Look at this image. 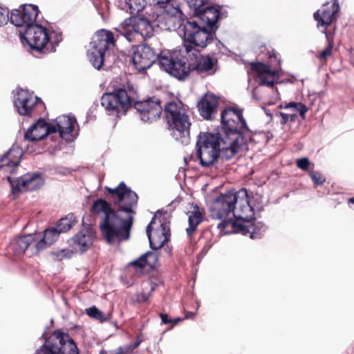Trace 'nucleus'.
Instances as JSON below:
<instances>
[{"label": "nucleus", "mask_w": 354, "mask_h": 354, "mask_svg": "<svg viewBox=\"0 0 354 354\" xmlns=\"http://www.w3.org/2000/svg\"><path fill=\"white\" fill-rule=\"evenodd\" d=\"M150 5L158 6L163 9L164 19L167 23L173 24V28L178 27L183 31V53L189 57L197 58L200 50L207 47L216 38V32H213L205 24H201L196 19H184L183 13L179 6L171 3L173 0H148Z\"/></svg>", "instance_id": "2"}, {"label": "nucleus", "mask_w": 354, "mask_h": 354, "mask_svg": "<svg viewBox=\"0 0 354 354\" xmlns=\"http://www.w3.org/2000/svg\"><path fill=\"white\" fill-rule=\"evenodd\" d=\"M188 223L189 227L186 229L187 236H190L196 231L198 225L203 221V214L201 212L197 205H193V210L189 211Z\"/></svg>", "instance_id": "30"}, {"label": "nucleus", "mask_w": 354, "mask_h": 354, "mask_svg": "<svg viewBox=\"0 0 354 354\" xmlns=\"http://www.w3.org/2000/svg\"><path fill=\"white\" fill-rule=\"evenodd\" d=\"M164 110L165 112V116L167 120H170L172 118L178 115L183 112H181L179 109L178 105L174 102H168L164 105Z\"/></svg>", "instance_id": "36"}, {"label": "nucleus", "mask_w": 354, "mask_h": 354, "mask_svg": "<svg viewBox=\"0 0 354 354\" xmlns=\"http://www.w3.org/2000/svg\"><path fill=\"white\" fill-rule=\"evenodd\" d=\"M129 187L123 182H120L119 185L114 187L111 188L109 187H105V189L107 192V194L109 196L112 205L113 204H117L120 202L122 200V197L123 196L124 192Z\"/></svg>", "instance_id": "33"}, {"label": "nucleus", "mask_w": 354, "mask_h": 354, "mask_svg": "<svg viewBox=\"0 0 354 354\" xmlns=\"http://www.w3.org/2000/svg\"><path fill=\"white\" fill-rule=\"evenodd\" d=\"M84 228L81 230L73 238L74 243L79 245L81 252H85L88 249V227H86V218H82Z\"/></svg>", "instance_id": "32"}, {"label": "nucleus", "mask_w": 354, "mask_h": 354, "mask_svg": "<svg viewBox=\"0 0 354 354\" xmlns=\"http://www.w3.org/2000/svg\"><path fill=\"white\" fill-rule=\"evenodd\" d=\"M20 39L23 45H28L32 51L48 54L56 51L63 36L59 29L47 28L36 24L20 32Z\"/></svg>", "instance_id": "5"}, {"label": "nucleus", "mask_w": 354, "mask_h": 354, "mask_svg": "<svg viewBox=\"0 0 354 354\" xmlns=\"http://www.w3.org/2000/svg\"><path fill=\"white\" fill-rule=\"evenodd\" d=\"M221 6L213 5L210 1L198 11L193 12L194 17L199 20L201 24H205L209 29L216 32L218 28V20L221 17Z\"/></svg>", "instance_id": "17"}, {"label": "nucleus", "mask_w": 354, "mask_h": 354, "mask_svg": "<svg viewBox=\"0 0 354 354\" xmlns=\"http://www.w3.org/2000/svg\"><path fill=\"white\" fill-rule=\"evenodd\" d=\"M217 41L216 46L219 50L221 49V46L224 47L223 44L220 40H217Z\"/></svg>", "instance_id": "58"}, {"label": "nucleus", "mask_w": 354, "mask_h": 354, "mask_svg": "<svg viewBox=\"0 0 354 354\" xmlns=\"http://www.w3.org/2000/svg\"><path fill=\"white\" fill-rule=\"evenodd\" d=\"M195 315H196L195 313L188 312L186 314L185 319H193Z\"/></svg>", "instance_id": "55"}, {"label": "nucleus", "mask_w": 354, "mask_h": 354, "mask_svg": "<svg viewBox=\"0 0 354 354\" xmlns=\"http://www.w3.org/2000/svg\"><path fill=\"white\" fill-rule=\"evenodd\" d=\"M8 180L11 184L13 194L19 192L34 191L39 189L44 183V178L38 173H28L17 178L8 176Z\"/></svg>", "instance_id": "14"}, {"label": "nucleus", "mask_w": 354, "mask_h": 354, "mask_svg": "<svg viewBox=\"0 0 354 354\" xmlns=\"http://www.w3.org/2000/svg\"><path fill=\"white\" fill-rule=\"evenodd\" d=\"M215 53L208 54L202 56L201 59H197L195 58L196 62L194 65L191 67V69L196 71L199 75L202 73H207L208 75H214L216 73L214 67L218 64V59L214 57Z\"/></svg>", "instance_id": "24"}, {"label": "nucleus", "mask_w": 354, "mask_h": 354, "mask_svg": "<svg viewBox=\"0 0 354 354\" xmlns=\"http://www.w3.org/2000/svg\"><path fill=\"white\" fill-rule=\"evenodd\" d=\"M131 52L133 64L140 72L150 68L156 62L159 63L160 53L156 55L154 50L147 44L133 45Z\"/></svg>", "instance_id": "12"}, {"label": "nucleus", "mask_w": 354, "mask_h": 354, "mask_svg": "<svg viewBox=\"0 0 354 354\" xmlns=\"http://www.w3.org/2000/svg\"><path fill=\"white\" fill-rule=\"evenodd\" d=\"M348 203L354 204V197H352V198H348Z\"/></svg>", "instance_id": "59"}, {"label": "nucleus", "mask_w": 354, "mask_h": 354, "mask_svg": "<svg viewBox=\"0 0 354 354\" xmlns=\"http://www.w3.org/2000/svg\"><path fill=\"white\" fill-rule=\"evenodd\" d=\"M310 161L307 157L301 158L297 160V167L304 171H306L308 169Z\"/></svg>", "instance_id": "45"}, {"label": "nucleus", "mask_w": 354, "mask_h": 354, "mask_svg": "<svg viewBox=\"0 0 354 354\" xmlns=\"http://www.w3.org/2000/svg\"><path fill=\"white\" fill-rule=\"evenodd\" d=\"M35 234L36 248L39 252L46 249L55 242L60 234L55 227L46 229L43 234Z\"/></svg>", "instance_id": "26"}, {"label": "nucleus", "mask_w": 354, "mask_h": 354, "mask_svg": "<svg viewBox=\"0 0 354 354\" xmlns=\"http://www.w3.org/2000/svg\"><path fill=\"white\" fill-rule=\"evenodd\" d=\"M333 50V44L330 43L320 53H319V59H324L328 56L332 54Z\"/></svg>", "instance_id": "46"}, {"label": "nucleus", "mask_w": 354, "mask_h": 354, "mask_svg": "<svg viewBox=\"0 0 354 354\" xmlns=\"http://www.w3.org/2000/svg\"><path fill=\"white\" fill-rule=\"evenodd\" d=\"M236 218L243 219L245 222L249 223L250 236L251 239H259L261 237L263 233L266 231V227L261 221H257L254 218L248 219V217L243 216L234 215Z\"/></svg>", "instance_id": "31"}, {"label": "nucleus", "mask_w": 354, "mask_h": 354, "mask_svg": "<svg viewBox=\"0 0 354 354\" xmlns=\"http://www.w3.org/2000/svg\"><path fill=\"white\" fill-rule=\"evenodd\" d=\"M76 223L75 216L73 214H68L59 219L55 227L60 234L65 233L69 231Z\"/></svg>", "instance_id": "34"}, {"label": "nucleus", "mask_w": 354, "mask_h": 354, "mask_svg": "<svg viewBox=\"0 0 354 354\" xmlns=\"http://www.w3.org/2000/svg\"><path fill=\"white\" fill-rule=\"evenodd\" d=\"M90 317L99 321L100 323H104L109 321L111 319V314L108 313L105 315L95 306H90Z\"/></svg>", "instance_id": "37"}, {"label": "nucleus", "mask_w": 354, "mask_h": 354, "mask_svg": "<svg viewBox=\"0 0 354 354\" xmlns=\"http://www.w3.org/2000/svg\"><path fill=\"white\" fill-rule=\"evenodd\" d=\"M218 149L201 148L196 149V156L203 167H209L218 160Z\"/></svg>", "instance_id": "29"}, {"label": "nucleus", "mask_w": 354, "mask_h": 354, "mask_svg": "<svg viewBox=\"0 0 354 354\" xmlns=\"http://www.w3.org/2000/svg\"><path fill=\"white\" fill-rule=\"evenodd\" d=\"M22 156L21 149L12 147L0 158V170L14 174Z\"/></svg>", "instance_id": "22"}, {"label": "nucleus", "mask_w": 354, "mask_h": 354, "mask_svg": "<svg viewBox=\"0 0 354 354\" xmlns=\"http://www.w3.org/2000/svg\"><path fill=\"white\" fill-rule=\"evenodd\" d=\"M160 317L161 319V322L163 324H171L173 322V319H169L167 313H160Z\"/></svg>", "instance_id": "50"}, {"label": "nucleus", "mask_w": 354, "mask_h": 354, "mask_svg": "<svg viewBox=\"0 0 354 354\" xmlns=\"http://www.w3.org/2000/svg\"><path fill=\"white\" fill-rule=\"evenodd\" d=\"M222 137V132L215 134L212 132H201L198 136L196 147V149L200 147L208 148V149H218Z\"/></svg>", "instance_id": "27"}, {"label": "nucleus", "mask_w": 354, "mask_h": 354, "mask_svg": "<svg viewBox=\"0 0 354 354\" xmlns=\"http://www.w3.org/2000/svg\"><path fill=\"white\" fill-rule=\"evenodd\" d=\"M183 319L180 318V317H178V318H176L174 319H173V322L171 323V324H173V325H176L177 324H178L180 322H181Z\"/></svg>", "instance_id": "56"}, {"label": "nucleus", "mask_w": 354, "mask_h": 354, "mask_svg": "<svg viewBox=\"0 0 354 354\" xmlns=\"http://www.w3.org/2000/svg\"><path fill=\"white\" fill-rule=\"evenodd\" d=\"M140 343H141V340H140V339H138L136 341V342L134 343L133 346V348H137V347L140 344Z\"/></svg>", "instance_id": "57"}, {"label": "nucleus", "mask_w": 354, "mask_h": 354, "mask_svg": "<svg viewBox=\"0 0 354 354\" xmlns=\"http://www.w3.org/2000/svg\"><path fill=\"white\" fill-rule=\"evenodd\" d=\"M14 102L18 113L21 115H30L35 113L37 109L44 107L40 98L35 96L32 93L24 89H19L17 91Z\"/></svg>", "instance_id": "13"}, {"label": "nucleus", "mask_w": 354, "mask_h": 354, "mask_svg": "<svg viewBox=\"0 0 354 354\" xmlns=\"http://www.w3.org/2000/svg\"><path fill=\"white\" fill-rule=\"evenodd\" d=\"M234 215H236V214L233 213V216L236 218V220L232 218L224 219L218 224L217 228L223 231L227 226L231 225L232 230L230 232H225V234L241 233L245 236L249 234V223L245 222L243 219L236 218Z\"/></svg>", "instance_id": "25"}, {"label": "nucleus", "mask_w": 354, "mask_h": 354, "mask_svg": "<svg viewBox=\"0 0 354 354\" xmlns=\"http://www.w3.org/2000/svg\"><path fill=\"white\" fill-rule=\"evenodd\" d=\"M145 257L147 266H149L151 268H154L158 261L159 256L158 253L155 251H147L145 252Z\"/></svg>", "instance_id": "39"}, {"label": "nucleus", "mask_w": 354, "mask_h": 354, "mask_svg": "<svg viewBox=\"0 0 354 354\" xmlns=\"http://www.w3.org/2000/svg\"><path fill=\"white\" fill-rule=\"evenodd\" d=\"M221 142L226 145L218 149V159L228 161L232 159L243 146H247L251 132L243 115V110L239 108L227 107L221 114Z\"/></svg>", "instance_id": "4"}, {"label": "nucleus", "mask_w": 354, "mask_h": 354, "mask_svg": "<svg viewBox=\"0 0 354 354\" xmlns=\"http://www.w3.org/2000/svg\"><path fill=\"white\" fill-rule=\"evenodd\" d=\"M269 54H270L269 58H270L271 62H272V61L274 60V61H277L279 65L281 64V60L277 59V53L275 50H272L271 53L269 52Z\"/></svg>", "instance_id": "51"}, {"label": "nucleus", "mask_w": 354, "mask_h": 354, "mask_svg": "<svg viewBox=\"0 0 354 354\" xmlns=\"http://www.w3.org/2000/svg\"><path fill=\"white\" fill-rule=\"evenodd\" d=\"M177 202L171 201L165 208L158 209L146 228L149 247L153 250L161 249L171 236L169 221L171 213L176 207Z\"/></svg>", "instance_id": "6"}, {"label": "nucleus", "mask_w": 354, "mask_h": 354, "mask_svg": "<svg viewBox=\"0 0 354 354\" xmlns=\"http://www.w3.org/2000/svg\"><path fill=\"white\" fill-rule=\"evenodd\" d=\"M39 14L37 6L26 4L19 9L14 10L10 15V21L15 26L29 28L36 24V18Z\"/></svg>", "instance_id": "15"}, {"label": "nucleus", "mask_w": 354, "mask_h": 354, "mask_svg": "<svg viewBox=\"0 0 354 354\" xmlns=\"http://www.w3.org/2000/svg\"><path fill=\"white\" fill-rule=\"evenodd\" d=\"M142 299H143L144 301H147V297L146 296H145V295H144V296H143Z\"/></svg>", "instance_id": "63"}, {"label": "nucleus", "mask_w": 354, "mask_h": 354, "mask_svg": "<svg viewBox=\"0 0 354 354\" xmlns=\"http://www.w3.org/2000/svg\"><path fill=\"white\" fill-rule=\"evenodd\" d=\"M211 245H205L203 248L201 250V251L197 255V263H199L200 261L202 260V259L206 255L208 250L211 248Z\"/></svg>", "instance_id": "48"}, {"label": "nucleus", "mask_w": 354, "mask_h": 354, "mask_svg": "<svg viewBox=\"0 0 354 354\" xmlns=\"http://www.w3.org/2000/svg\"><path fill=\"white\" fill-rule=\"evenodd\" d=\"M35 234H28L13 239L8 248V252H12L16 257H20L26 250L30 251V255L39 252L36 248Z\"/></svg>", "instance_id": "18"}, {"label": "nucleus", "mask_w": 354, "mask_h": 354, "mask_svg": "<svg viewBox=\"0 0 354 354\" xmlns=\"http://www.w3.org/2000/svg\"><path fill=\"white\" fill-rule=\"evenodd\" d=\"M339 6L337 1L335 0L329 9L324 10L322 14L319 10L313 14V18L317 21V26H324L326 28L330 26L334 19L335 15L339 12Z\"/></svg>", "instance_id": "28"}, {"label": "nucleus", "mask_w": 354, "mask_h": 354, "mask_svg": "<svg viewBox=\"0 0 354 354\" xmlns=\"http://www.w3.org/2000/svg\"><path fill=\"white\" fill-rule=\"evenodd\" d=\"M124 353L123 351V349L122 347H120L119 348V351H117V352H113V351H102V352L100 353V354H122Z\"/></svg>", "instance_id": "52"}, {"label": "nucleus", "mask_w": 354, "mask_h": 354, "mask_svg": "<svg viewBox=\"0 0 354 354\" xmlns=\"http://www.w3.org/2000/svg\"><path fill=\"white\" fill-rule=\"evenodd\" d=\"M183 49L178 53H160L159 65L160 68L180 81L185 80L191 72V64L187 63L193 57L183 54Z\"/></svg>", "instance_id": "8"}, {"label": "nucleus", "mask_w": 354, "mask_h": 354, "mask_svg": "<svg viewBox=\"0 0 354 354\" xmlns=\"http://www.w3.org/2000/svg\"><path fill=\"white\" fill-rule=\"evenodd\" d=\"M309 176L314 184L317 185H322L326 181V178L317 171H311L309 172Z\"/></svg>", "instance_id": "41"}, {"label": "nucleus", "mask_w": 354, "mask_h": 354, "mask_svg": "<svg viewBox=\"0 0 354 354\" xmlns=\"http://www.w3.org/2000/svg\"><path fill=\"white\" fill-rule=\"evenodd\" d=\"M85 313H86L87 315H88V308H86V309H85Z\"/></svg>", "instance_id": "64"}, {"label": "nucleus", "mask_w": 354, "mask_h": 354, "mask_svg": "<svg viewBox=\"0 0 354 354\" xmlns=\"http://www.w3.org/2000/svg\"><path fill=\"white\" fill-rule=\"evenodd\" d=\"M125 5L131 16L138 15L146 6L145 0H125Z\"/></svg>", "instance_id": "35"}, {"label": "nucleus", "mask_w": 354, "mask_h": 354, "mask_svg": "<svg viewBox=\"0 0 354 354\" xmlns=\"http://www.w3.org/2000/svg\"><path fill=\"white\" fill-rule=\"evenodd\" d=\"M162 253H163V255L166 257H171V255H172V247L171 246H169V245H166V246H163L162 248Z\"/></svg>", "instance_id": "49"}, {"label": "nucleus", "mask_w": 354, "mask_h": 354, "mask_svg": "<svg viewBox=\"0 0 354 354\" xmlns=\"http://www.w3.org/2000/svg\"><path fill=\"white\" fill-rule=\"evenodd\" d=\"M130 265L134 266L136 268H143L147 266V260L145 253L142 254L136 260L131 261Z\"/></svg>", "instance_id": "43"}, {"label": "nucleus", "mask_w": 354, "mask_h": 354, "mask_svg": "<svg viewBox=\"0 0 354 354\" xmlns=\"http://www.w3.org/2000/svg\"><path fill=\"white\" fill-rule=\"evenodd\" d=\"M9 19V10L0 6V26L7 24Z\"/></svg>", "instance_id": "44"}, {"label": "nucleus", "mask_w": 354, "mask_h": 354, "mask_svg": "<svg viewBox=\"0 0 354 354\" xmlns=\"http://www.w3.org/2000/svg\"><path fill=\"white\" fill-rule=\"evenodd\" d=\"M172 132L173 138L183 145H187L189 141L191 122L189 116L183 113L167 121Z\"/></svg>", "instance_id": "16"}, {"label": "nucleus", "mask_w": 354, "mask_h": 354, "mask_svg": "<svg viewBox=\"0 0 354 354\" xmlns=\"http://www.w3.org/2000/svg\"><path fill=\"white\" fill-rule=\"evenodd\" d=\"M295 109L299 112V115L302 118H305L306 113L308 111L307 106L302 102H298L297 106H295Z\"/></svg>", "instance_id": "47"}, {"label": "nucleus", "mask_w": 354, "mask_h": 354, "mask_svg": "<svg viewBox=\"0 0 354 354\" xmlns=\"http://www.w3.org/2000/svg\"><path fill=\"white\" fill-rule=\"evenodd\" d=\"M241 191L245 193V196H247L248 192H247V189L245 188L241 189Z\"/></svg>", "instance_id": "60"}, {"label": "nucleus", "mask_w": 354, "mask_h": 354, "mask_svg": "<svg viewBox=\"0 0 354 354\" xmlns=\"http://www.w3.org/2000/svg\"><path fill=\"white\" fill-rule=\"evenodd\" d=\"M277 115H279L281 118V124L285 125L288 123V121H290L292 122H295L297 118L296 114H288L285 113L283 112H277Z\"/></svg>", "instance_id": "42"}, {"label": "nucleus", "mask_w": 354, "mask_h": 354, "mask_svg": "<svg viewBox=\"0 0 354 354\" xmlns=\"http://www.w3.org/2000/svg\"><path fill=\"white\" fill-rule=\"evenodd\" d=\"M189 7L190 9L193 10V12L195 11H198L202 7L207 4L210 1L209 0H186Z\"/></svg>", "instance_id": "40"}, {"label": "nucleus", "mask_w": 354, "mask_h": 354, "mask_svg": "<svg viewBox=\"0 0 354 354\" xmlns=\"http://www.w3.org/2000/svg\"><path fill=\"white\" fill-rule=\"evenodd\" d=\"M55 132H56L55 125L48 124L44 119L40 118L28 128L25 133V138L28 140L37 141Z\"/></svg>", "instance_id": "21"}, {"label": "nucleus", "mask_w": 354, "mask_h": 354, "mask_svg": "<svg viewBox=\"0 0 354 354\" xmlns=\"http://www.w3.org/2000/svg\"><path fill=\"white\" fill-rule=\"evenodd\" d=\"M137 97L133 86L128 84L104 93L101 97V105L108 115L116 118L126 115L129 109L133 108L144 122H152L160 118L162 107L158 98L153 97L138 100Z\"/></svg>", "instance_id": "3"}, {"label": "nucleus", "mask_w": 354, "mask_h": 354, "mask_svg": "<svg viewBox=\"0 0 354 354\" xmlns=\"http://www.w3.org/2000/svg\"><path fill=\"white\" fill-rule=\"evenodd\" d=\"M93 5H94L97 13L99 14V15H100L102 19L104 20L103 12L100 10V8L98 7V6L95 2H93Z\"/></svg>", "instance_id": "54"}, {"label": "nucleus", "mask_w": 354, "mask_h": 354, "mask_svg": "<svg viewBox=\"0 0 354 354\" xmlns=\"http://www.w3.org/2000/svg\"><path fill=\"white\" fill-rule=\"evenodd\" d=\"M138 201V194L129 187L119 203L112 205L102 198L93 201L90 212L97 215L102 214L99 228L108 244L120 243L129 239L133 215L136 213L134 208L137 207Z\"/></svg>", "instance_id": "1"}, {"label": "nucleus", "mask_w": 354, "mask_h": 354, "mask_svg": "<svg viewBox=\"0 0 354 354\" xmlns=\"http://www.w3.org/2000/svg\"><path fill=\"white\" fill-rule=\"evenodd\" d=\"M298 102H290L288 103H286L284 106H283V109H290V108H295V106H297Z\"/></svg>", "instance_id": "53"}, {"label": "nucleus", "mask_w": 354, "mask_h": 354, "mask_svg": "<svg viewBox=\"0 0 354 354\" xmlns=\"http://www.w3.org/2000/svg\"><path fill=\"white\" fill-rule=\"evenodd\" d=\"M156 288V285H152L151 288V291L153 292Z\"/></svg>", "instance_id": "61"}, {"label": "nucleus", "mask_w": 354, "mask_h": 354, "mask_svg": "<svg viewBox=\"0 0 354 354\" xmlns=\"http://www.w3.org/2000/svg\"><path fill=\"white\" fill-rule=\"evenodd\" d=\"M129 41L134 40L140 36L142 39L153 35V26L151 21L146 17L138 15L131 16L115 28Z\"/></svg>", "instance_id": "9"}, {"label": "nucleus", "mask_w": 354, "mask_h": 354, "mask_svg": "<svg viewBox=\"0 0 354 354\" xmlns=\"http://www.w3.org/2000/svg\"><path fill=\"white\" fill-rule=\"evenodd\" d=\"M237 201L238 193L234 190L221 194L209 206V216L216 220L227 219V216L230 213H234Z\"/></svg>", "instance_id": "11"}, {"label": "nucleus", "mask_w": 354, "mask_h": 354, "mask_svg": "<svg viewBox=\"0 0 354 354\" xmlns=\"http://www.w3.org/2000/svg\"><path fill=\"white\" fill-rule=\"evenodd\" d=\"M73 252L69 249H62L52 252L50 255L54 261H62L65 259H69L72 257Z\"/></svg>", "instance_id": "38"}, {"label": "nucleus", "mask_w": 354, "mask_h": 354, "mask_svg": "<svg viewBox=\"0 0 354 354\" xmlns=\"http://www.w3.org/2000/svg\"><path fill=\"white\" fill-rule=\"evenodd\" d=\"M250 66L252 71L257 73L260 86L273 88L278 83L280 75L277 70H273L269 65L262 62H251Z\"/></svg>", "instance_id": "19"}, {"label": "nucleus", "mask_w": 354, "mask_h": 354, "mask_svg": "<svg viewBox=\"0 0 354 354\" xmlns=\"http://www.w3.org/2000/svg\"><path fill=\"white\" fill-rule=\"evenodd\" d=\"M266 114L267 115H270V116L272 115V114L269 110H266Z\"/></svg>", "instance_id": "62"}, {"label": "nucleus", "mask_w": 354, "mask_h": 354, "mask_svg": "<svg viewBox=\"0 0 354 354\" xmlns=\"http://www.w3.org/2000/svg\"><path fill=\"white\" fill-rule=\"evenodd\" d=\"M56 131H58L59 136L67 142L74 140L75 133L74 132L76 126V119L68 115H61L55 120Z\"/></svg>", "instance_id": "20"}, {"label": "nucleus", "mask_w": 354, "mask_h": 354, "mask_svg": "<svg viewBox=\"0 0 354 354\" xmlns=\"http://www.w3.org/2000/svg\"><path fill=\"white\" fill-rule=\"evenodd\" d=\"M218 104V97L215 95L206 93L198 103L201 115L207 120H213L216 113Z\"/></svg>", "instance_id": "23"}, {"label": "nucleus", "mask_w": 354, "mask_h": 354, "mask_svg": "<svg viewBox=\"0 0 354 354\" xmlns=\"http://www.w3.org/2000/svg\"><path fill=\"white\" fill-rule=\"evenodd\" d=\"M34 354H78V349L68 334L58 332Z\"/></svg>", "instance_id": "10"}, {"label": "nucleus", "mask_w": 354, "mask_h": 354, "mask_svg": "<svg viewBox=\"0 0 354 354\" xmlns=\"http://www.w3.org/2000/svg\"><path fill=\"white\" fill-rule=\"evenodd\" d=\"M91 39L90 44H92L93 51L90 55V62L99 71L107 62L111 63L109 59L115 46L116 39L112 31L104 28L97 30Z\"/></svg>", "instance_id": "7"}]
</instances>
